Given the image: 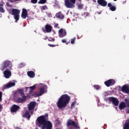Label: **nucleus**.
Listing matches in <instances>:
<instances>
[{
    "mask_svg": "<svg viewBox=\"0 0 129 129\" xmlns=\"http://www.w3.org/2000/svg\"><path fill=\"white\" fill-rule=\"evenodd\" d=\"M36 125L41 129H52L53 125L51 121L48 120V114L46 116L41 115L37 118L36 122Z\"/></svg>",
    "mask_w": 129,
    "mask_h": 129,
    "instance_id": "1",
    "label": "nucleus"
},
{
    "mask_svg": "<svg viewBox=\"0 0 129 129\" xmlns=\"http://www.w3.org/2000/svg\"><path fill=\"white\" fill-rule=\"evenodd\" d=\"M13 63L9 60H4L1 65L0 70L3 71L4 76L6 79L12 77V70Z\"/></svg>",
    "mask_w": 129,
    "mask_h": 129,
    "instance_id": "2",
    "label": "nucleus"
},
{
    "mask_svg": "<svg viewBox=\"0 0 129 129\" xmlns=\"http://www.w3.org/2000/svg\"><path fill=\"white\" fill-rule=\"evenodd\" d=\"M71 97L68 94H63L60 96L58 99L56 105L58 108L62 109V108H65L67 106V104L70 102Z\"/></svg>",
    "mask_w": 129,
    "mask_h": 129,
    "instance_id": "3",
    "label": "nucleus"
},
{
    "mask_svg": "<svg viewBox=\"0 0 129 129\" xmlns=\"http://www.w3.org/2000/svg\"><path fill=\"white\" fill-rule=\"evenodd\" d=\"M67 126L69 129H75V128L80 129L78 122H75L70 119H69L67 121Z\"/></svg>",
    "mask_w": 129,
    "mask_h": 129,
    "instance_id": "4",
    "label": "nucleus"
},
{
    "mask_svg": "<svg viewBox=\"0 0 129 129\" xmlns=\"http://www.w3.org/2000/svg\"><path fill=\"white\" fill-rule=\"evenodd\" d=\"M20 10L17 9H13L12 10L11 15H12V16H14V18L17 22L20 20Z\"/></svg>",
    "mask_w": 129,
    "mask_h": 129,
    "instance_id": "5",
    "label": "nucleus"
},
{
    "mask_svg": "<svg viewBox=\"0 0 129 129\" xmlns=\"http://www.w3.org/2000/svg\"><path fill=\"white\" fill-rule=\"evenodd\" d=\"M37 105V103L35 101H31L28 105V110L29 111V113L31 114L32 115L33 113H34V109H35V107H36V105Z\"/></svg>",
    "mask_w": 129,
    "mask_h": 129,
    "instance_id": "6",
    "label": "nucleus"
},
{
    "mask_svg": "<svg viewBox=\"0 0 129 129\" xmlns=\"http://www.w3.org/2000/svg\"><path fill=\"white\" fill-rule=\"evenodd\" d=\"M43 93H45V86H43L40 87L39 93H33L32 94V96H34V97H38V96H41V95H43Z\"/></svg>",
    "mask_w": 129,
    "mask_h": 129,
    "instance_id": "7",
    "label": "nucleus"
},
{
    "mask_svg": "<svg viewBox=\"0 0 129 129\" xmlns=\"http://www.w3.org/2000/svg\"><path fill=\"white\" fill-rule=\"evenodd\" d=\"M108 101L110 102H112L113 104L115 105V106H118V104L119 103V101H118L117 98L113 97H109Z\"/></svg>",
    "mask_w": 129,
    "mask_h": 129,
    "instance_id": "8",
    "label": "nucleus"
},
{
    "mask_svg": "<svg viewBox=\"0 0 129 129\" xmlns=\"http://www.w3.org/2000/svg\"><path fill=\"white\" fill-rule=\"evenodd\" d=\"M14 86H16V83L9 82L7 84L3 86V90H5V89H8V88L14 87Z\"/></svg>",
    "mask_w": 129,
    "mask_h": 129,
    "instance_id": "9",
    "label": "nucleus"
},
{
    "mask_svg": "<svg viewBox=\"0 0 129 129\" xmlns=\"http://www.w3.org/2000/svg\"><path fill=\"white\" fill-rule=\"evenodd\" d=\"M104 84L107 86V87H109L115 84V81L113 79H109L104 82Z\"/></svg>",
    "mask_w": 129,
    "mask_h": 129,
    "instance_id": "10",
    "label": "nucleus"
},
{
    "mask_svg": "<svg viewBox=\"0 0 129 129\" xmlns=\"http://www.w3.org/2000/svg\"><path fill=\"white\" fill-rule=\"evenodd\" d=\"M21 97H18L15 100L17 103H23V102H25L27 100V97L26 96H21Z\"/></svg>",
    "mask_w": 129,
    "mask_h": 129,
    "instance_id": "11",
    "label": "nucleus"
},
{
    "mask_svg": "<svg viewBox=\"0 0 129 129\" xmlns=\"http://www.w3.org/2000/svg\"><path fill=\"white\" fill-rule=\"evenodd\" d=\"M67 35V32H66V30L61 28L58 31V36L59 38H63Z\"/></svg>",
    "mask_w": 129,
    "mask_h": 129,
    "instance_id": "12",
    "label": "nucleus"
},
{
    "mask_svg": "<svg viewBox=\"0 0 129 129\" xmlns=\"http://www.w3.org/2000/svg\"><path fill=\"white\" fill-rule=\"evenodd\" d=\"M20 106L16 105V104H13L11 108V113H14L15 112H17L19 109H20Z\"/></svg>",
    "mask_w": 129,
    "mask_h": 129,
    "instance_id": "13",
    "label": "nucleus"
},
{
    "mask_svg": "<svg viewBox=\"0 0 129 129\" xmlns=\"http://www.w3.org/2000/svg\"><path fill=\"white\" fill-rule=\"evenodd\" d=\"M121 90L123 92V93H126V94H128L129 93V86L127 84L124 85L122 86L121 88Z\"/></svg>",
    "mask_w": 129,
    "mask_h": 129,
    "instance_id": "14",
    "label": "nucleus"
},
{
    "mask_svg": "<svg viewBox=\"0 0 129 129\" xmlns=\"http://www.w3.org/2000/svg\"><path fill=\"white\" fill-rule=\"evenodd\" d=\"M28 88H29L30 91H29V94L28 95H27V96H28V97H29V95H31V96H33V93H36V92H33L34 91V89H36V85H34L33 86H31L30 87L26 88V90H28Z\"/></svg>",
    "mask_w": 129,
    "mask_h": 129,
    "instance_id": "15",
    "label": "nucleus"
},
{
    "mask_svg": "<svg viewBox=\"0 0 129 129\" xmlns=\"http://www.w3.org/2000/svg\"><path fill=\"white\" fill-rule=\"evenodd\" d=\"M65 6L66 8L68 9H73L75 7L74 4L71 3L69 0H66L65 1Z\"/></svg>",
    "mask_w": 129,
    "mask_h": 129,
    "instance_id": "16",
    "label": "nucleus"
},
{
    "mask_svg": "<svg viewBox=\"0 0 129 129\" xmlns=\"http://www.w3.org/2000/svg\"><path fill=\"white\" fill-rule=\"evenodd\" d=\"M97 4L101 7H106L107 2L105 0H97Z\"/></svg>",
    "mask_w": 129,
    "mask_h": 129,
    "instance_id": "17",
    "label": "nucleus"
},
{
    "mask_svg": "<svg viewBox=\"0 0 129 129\" xmlns=\"http://www.w3.org/2000/svg\"><path fill=\"white\" fill-rule=\"evenodd\" d=\"M45 29L46 33H51V32H52V29H53V27L50 24H46L45 26Z\"/></svg>",
    "mask_w": 129,
    "mask_h": 129,
    "instance_id": "18",
    "label": "nucleus"
},
{
    "mask_svg": "<svg viewBox=\"0 0 129 129\" xmlns=\"http://www.w3.org/2000/svg\"><path fill=\"white\" fill-rule=\"evenodd\" d=\"M28 17V11L27 10L23 9L22 14L21 15V17L22 19H26Z\"/></svg>",
    "mask_w": 129,
    "mask_h": 129,
    "instance_id": "19",
    "label": "nucleus"
},
{
    "mask_svg": "<svg viewBox=\"0 0 129 129\" xmlns=\"http://www.w3.org/2000/svg\"><path fill=\"white\" fill-rule=\"evenodd\" d=\"M23 117H26V118H28V119H30L31 118V115H30V113H29V111H26L25 113L22 115Z\"/></svg>",
    "mask_w": 129,
    "mask_h": 129,
    "instance_id": "20",
    "label": "nucleus"
},
{
    "mask_svg": "<svg viewBox=\"0 0 129 129\" xmlns=\"http://www.w3.org/2000/svg\"><path fill=\"white\" fill-rule=\"evenodd\" d=\"M27 75L30 78H34L35 77V72L33 71H28L27 72Z\"/></svg>",
    "mask_w": 129,
    "mask_h": 129,
    "instance_id": "21",
    "label": "nucleus"
},
{
    "mask_svg": "<svg viewBox=\"0 0 129 129\" xmlns=\"http://www.w3.org/2000/svg\"><path fill=\"white\" fill-rule=\"evenodd\" d=\"M125 107H126V105H125V103L122 102L119 105V109L120 110H122V109H124Z\"/></svg>",
    "mask_w": 129,
    "mask_h": 129,
    "instance_id": "22",
    "label": "nucleus"
},
{
    "mask_svg": "<svg viewBox=\"0 0 129 129\" xmlns=\"http://www.w3.org/2000/svg\"><path fill=\"white\" fill-rule=\"evenodd\" d=\"M55 17L58 18V19H64V15H63L61 12H58L55 15Z\"/></svg>",
    "mask_w": 129,
    "mask_h": 129,
    "instance_id": "23",
    "label": "nucleus"
},
{
    "mask_svg": "<svg viewBox=\"0 0 129 129\" xmlns=\"http://www.w3.org/2000/svg\"><path fill=\"white\" fill-rule=\"evenodd\" d=\"M18 95L19 94H21V96H26V95H25V93H24V90H23L22 89H19L18 90Z\"/></svg>",
    "mask_w": 129,
    "mask_h": 129,
    "instance_id": "24",
    "label": "nucleus"
},
{
    "mask_svg": "<svg viewBox=\"0 0 129 129\" xmlns=\"http://www.w3.org/2000/svg\"><path fill=\"white\" fill-rule=\"evenodd\" d=\"M4 4L1 3L0 4V12L1 13H5V9H4Z\"/></svg>",
    "mask_w": 129,
    "mask_h": 129,
    "instance_id": "25",
    "label": "nucleus"
},
{
    "mask_svg": "<svg viewBox=\"0 0 129 129\" xmlns=\"http://www.w3.org/2000/svg\"><path fill=\"white\" fill-rule=\"evenodd\" d=\"M123 129H129V122L124 124Z\"/></svg>",
    "mask_w": 129,
    "mask_h": 129,
    "instance_id": "26",
    "label": "nucleus"
},
{
    "mask_svg": "<svg viewBox=\"0 0 129 129\" xmlns=\"http://www.w3.org/2000/svg\"><path fill=\"white\" fill-rule=\"evenodd\" d=\"M47 3V0H40L38 2V4H40L41 5H44V4H46Z\"/></svg>",
    "mask_w": 129,
    "mask_h": 129,
    "instance_id": "27",
    "label": "nucleus"
},
{
    "mask_svg": "<svg viewBox=\"0 0 129 129\" xmlns=\"http://www.w3.org/2000/svg\"><path fill=\"white\" fill-rule=\"evenodd\" d=\"M78 8L79 10H82V9H83V5L82 4H79L78 5Z\"/></svg>",
    "mask_w": 129,
    "mask_h": 129,
    "instance_id": "28",
    "label": "nucleus"
},
{
    "mask_svg": "<svg viewBox=\"0 0 129 129\" xmlns=\"http://www.w3.org/2000/svg\"><path fill=\"white\" fill-rule=\"evenodd\" d=\"M110 10L112 12H114V11H115L116 10V7H115V6H112L111 7V8H110Z\"/></svg>",
    "mask_w": 129,
    "mask_h": 129,
    "instance_id": "29",
    "label": "nucleus"
},
{
    "mask_svg": "<svg viewBox=\"0 0 129 129\" xmlns=\"http://www.w3.org/2000/svg\"><path fill=\"white\" fill-rule=\"evenodd\" d=\"M45 10H48V7H47V6H42L41 8V10L45 11Z\"/></svg>",
    "mask_w": 129,
    "mask_h": 129,
    "instance_id": "30",
    "label": "nucleus"
},
{
    "mask_svg": "<svg viewBox=\"0 0 129 129\" xmlns=\"http://www.w3.org/2000/svg\"><path fill=\"white\" fill-rule=\"evenodd\" d=\"M93 87L94 89H97V90H98V89H100V86H99L98 85H94Z\"/></svg>",
    "mask_w": 129,
    "mask_h": 129,
    "instance_id": "31",
    "label": "nucleus"
},
{
    "mask_svg": "<svg viewBox=\"0 0 129 129\" xmlns=\"http://www.w3.org/2000/svg\"><path fill=\"white\" fill-rule=\"evenodd\" d=\"M125 104L127 105V107H129V99H125Z\"/></svg>",
    "mask_w": 129,
    "mask_h": 129,
    "instance_id": "32",
    "label": "nucleus"
},
{
    "mask_svg": "<svg viewBox=\"0 0 129 129\" xmlns=\"http://www.w3.org/2000/svg\"><path fill=\"white\" fill-rule=\"evenodd\" d=\"M48 41H49V42H55V38H52V37H49L48 38Z\"/></svg>",
    "mask_w": 129,
    "mask_h": 129,
    "instance_id": "33",
    "label": "nucleus"
},
{
    "mask_svg": "<svg viewBox=\"0 0 129 129\" xmlns=\"http://www.w3.org/2000/svg\"><path fill=\"white\" fill-rule=\"evenodd\" d=\"M76 40V37H74V38H72L71 41V43L74 44V43H75Z\"/></svg>",
    "mask_w": 129,
    "mask_h": 129,
    "instance_id": "34",
    "label": "nucleus"
},
{
    "mask_svg": "<svg viewBox=\"0 0 129 129\" xmlns=\"http://www.w3.org/2000/svg\"><path fill=\"white\" fill-rule=\"evenodd\" d=\"M31 4H37L38 3V0H31Z\"/></svg>",
    "mask_w": 129,
    "mask_h": 129,
    "instance_id": "35",
    "label": "nucleus"
},
{
    "mask_svg": "<svg viewBox=\"0 0 129 129\" xmlns=\"http://www.w3.org/2000/svg\"><path fill=\"white\" fill-rule=\"evenodd\" d=\"M54 27L57 28V29H60V27H59V24L58 23L54 24Z\"/></svg>",
    "mask_w": 129,
    "mask_h": 129,
    "instance_id": "36",
    "label": "nucleus"
},
{
    "mask_svg": "<svg viewBox=\"0 0 129 129\" xmlns=\"http://www.w3.org/2000/svg\"><path fill=\"white\" fill-rule=\"evenodd\" d=\"M55 124H56V125H58V124H60V121L59 120V119H56L55 120Z\"/></svg>",
    "mask_w": 129,
    "mask_h": 129,
    "instance_id": "37",
    "label": "nucleus"
},
{
    "mask_svg": "<svg viewBox=\"0 0 129 129\" xmlns=\"http://www.w3.org/2000/svg\"><path fill=\"white\" fill-rule=\"evenodd\" d=\"M71 3L74 5H75L76 4V0H70Z\"/></svg>",
    "mask_w": 129,
    "mask_h": 129,
    "instance_id": "38",
    "label": "nucleus"
},
{
    "mask_svg": "<svg viewBox=\"0 0 129 129\" xmlns=\"http://www.w3.org/2000/svg\"><path fill=\"white\" fill-rule=\"evenodd\" d=\"M61 42H62V43H66V45H68V44H69V42H67L66 41V40H65V39H62L61 40Z\"/></svg>",
    "mask_w": 129,
    "mask_h": 129,
    "instance_id": "39",
    "label": "nucleus"
},
{
    "mask_svg": "<svg viewBox=\"0 0 129 129\" xmlns=\"http://www.w3.org/2000/svg\"><path fill=\"white\" fill-rule=\"evenodd\" d=\"M2 97H3V93L0 92V102L2 100Z\"/></svg>",
    "mask_w": 129,
    "mask_h": 129,
    "instance_id": "40",
    "label": "nucleus"
},
{
    "mask_svg": "<svg viewBox=\"0 0 129 129\" xmlns=\"http://www.w3.org/2000/svg\"><path fill=\"white\" fill-rule=\"evenodd\" d=\"M48 46H49V47H56V45L50 44H48Z\"/></svg>",
    "mask_w": 129,
    "mask_h": 129,
    "instance_id": "41",
    "label": "nucleus"
},
{
    "mask_svg": "<svg viewBox=\"0 0 129 129\" xmlns=\"http://www.w3.org/2000/svg\"><path fill=\"white\" fill-rule=\"evenodd\" d=\"M3 110V105L0 104V112Z\"/></svg>",
    "mask_w": 129,
    "mask_h": 129,
    "instance_id": "42",
    "label": "nucleus"
},
{
    "mask_svg": "<svg viewBox=\"0 0 129 129\" xmlns=\"http://www.w3.org/2000/svg\"><path fill=\"white\" fill-rule=\"evenodd\" d=\"M76 103L75 102H73L71 104V107H73L74 106H75Z\"/></svg>",
    "mask_w": 129,
    "mask_h": 129,
    "instance_id": "43",
    "label": "nucleus"
},
{
    "mask_svg": "<svg viewBox=\"0 0 129 129\" xmlns=\"http://www.w3.org/2000/svg\"><path fill=\"white\" fill-rule=\"evenodd\" d=\"M112 6V5H111L110 3H108V7L109 8H110Z\"/></svg>",
    "mask_w": 129,
    "mask_h": 129,
    "instance_id": "44",
    "label": "nucleus"
},
{
    "mask_svg": "<svg viewBox=\"0 0 129 129\" xmlns=\"http://www.w3.org/2000/svg\"><path fill=\"white\" fill-rule=\"evenodd\" d=\"M126 112L129 114V108H127Z\"/></svg>",
    "mask_w": 129,
    "mask_h": 129,
    "instance_id": "45",
    "label": "nucleus"
},
{
    "mask_svg": "<svg viewBox=\"0 0 129 129\" xmlns=\"http://www.w3.org/2000/svg\"><path fill=\"white\" fill-rule=\"evenodd\" d=\"M47 39H48V37H47V36L44 37V38H43V40H47Z\"/></svg>",
    "mask_w": 129,
    "mask_h": 129,
    "instance_id": "46",
    "label": "nucleus"
},
{
    "mask_svg": "<svg viewBox=\"0 0 129 129\" xmlns=\"http://www.w3.org/2000/svg\"><path fill=\"white\" fill-rule=\"evenodd\" d=\"M16 129H22L20 127L16 126Z\"/></svg>",
    "mask_w": 129,
    "mask_h": 129,
    "instance_id": "47",
    "label": "nucleus"
},
{
    "mask_svg": "<svg viewBox=\"0 0 129 129\" xmlns=\"http://www.w3.org/2000/svg\"><path fill=\"white\" fill-rule=\"evenodd\" d=\"M16 2H19L20 0H15Z\"/></svg>",
    "mask_w": 129,
    "mask_h": 129,
    "instance_id": "48",
    "label": "nucleus"
},
{
    "mask_svg": "<svg viewBox=\"0 0 129 129\" xmlns=\"http://www.w3.org/2000/svg\"><path fill=\"white\" fill-rule=\"evenodd\" d=\"M48 16L50 17L51 16V14H48Z\"/></svg>",
    "mask_w": 129,
    "mask_h": 129,
    "instance_id": "49",
    "label": "nucleus"
},
{
    "mask_svg": "<svg viewBox=\"0 0 129 129\" xmlns=\"http://www.w3.org/2000/svg\"><path fill=\"white\" fill-rule=\"evenodd\" d=\"M114 1V2H116V1H117V0H113Z\"/></svg>",
    "mask_w": 129,
    "mask_h": 129,
    "instance_id": "50",
    "label": "nucleus"
},
{
    "mask_svg": "<svg viewBox=\"0 0 129 129\" xmlns=\"http://www.w3.org/2000/svg\"><path fill=\"white\" fill-rule=\"evenodd\" d=\"M79 2H81V0H79Z\"/></svg>",
    "mask_w": 129,
    "mask_h": 129,
    "instance_id": "51",
    "label": "nucleus"
},
{
    "mask_svg": "<svg viewBox=\"0 0 129 129\" xmlns=\"http://www.w3.org/2000/svg\"><path fill=\"white\" fill-rule=\"evenodd\" d=\"M43 32H45V30H43Z\"/></svg>",
    "mask_w": 129,
    "mask_h": 129,
    "instance_id": "52",
    "label": "nucleus"
},
{
    "mask_svg": "<svg viewBox=\"0 0 129 129\" xmlns=\"http://www.w3.org/2000/svg\"><path fill=\"white\" fill-rule=\"evenodd\" d=\"M116 19H117V18H115V20H116Z\"/></svg>",
    "mask_w": 129,
    "mask_h": 129,
    "instance_id": "53",
    "label": "nucleus"
},
{
    "mask_svg": "<svg viewBox=\"0 0 129 129\" xmlns=\"http://www.w3.org/2000/svg\"><path fill=\"white\" fill-rule=\"evenodd\" d=\"M16 94H18V93H16Z\"/></svg>",
    "mask_w": 129,
    "mask_h": 129,
    "instance_id": "54",
    "label": "nucleus"
}]
</instances>
